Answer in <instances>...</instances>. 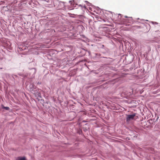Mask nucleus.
<instances>
[{
	"mask_svg": "<svg viewBox=\"0 0 160 160\" xmlns=\"http://www.w3.org/2000/svg\"><path fill=\"white\" fill-rule=\"evenodd\" d=\"M136 115L135 113H134L132 115H127L126 117V121L128 122L134 119L135 116Z\"/></svg>",
	"mask_w": 160,
	"mask_h": 160,
	"instance_id": "nucleus-1",
	"label": "nucleus"
},
{
	"mask_svg": "<svg viewBox=\"0 0 160 160\" xmlns=\"http://www.w3.org/2000/svg\"><path fill=\"white\" fill-rule=\"evenodd\" d=\"M17 160H26L25 157H18Z\"/></svg>",
	"mask_w": 160,
	"mask_h": 160,
	"instance_id": "nucleus-2",
	"label": "nucleus"
},
{
	"mask_svg": "<svg viewBox=\"0 0 160 160\" xmlns=\"http://www.w3.org/2000/svg\"><path fill=\"white\" fill-rule=\"evenodd\" d=\"M133 28H134L135 29H138L141 28V27L140 26H135L133 27Z\"/></svg>",
	"mask_w": 160,
	"mask_h": 160,
	"instance_id": "nucleus-3",
	"label": "nucleus"
},
{
	"mask_svg": "<svg viewBox=\"0 0 160 160\" xmlns=\"http://www.w3.org/2000/svg\"><path fill=\"white\" fill-rule=\"evenodd\" d=\"M2 108H4L5 109L7 110H8L9 109V108L8 107H4V106H3V107Z\"/></svg>",
	"mask_w": 160,
	"mask_h": 160,
	"instance_id": "nucleus-4",
	"label": "nucleus"
},
{
	"mask_svg": "<svg viewBox=\"0 0 160 160\" xmlns=\"http://www.w3.org/2000/svg\"><path fill=\"white\" fill-rule=\"evenodd\" d=\"M84 8H86V6H84Z\"/></svg>",
	"mask_w": 160,
	"mask_h": 160,
	"instance_id": "nucleus-5",
	"label": "nucleus"
},
{
	"mask_svg": "<svg viewBox=\"0 0 160 160\" xmlns=\"http://www.w3.org/2000/svg\"><path fill=\"white\" fill-rule=\"evenodd\" d=\"M54 2H57L56 0L54 1Z\"/></svg>",
	"mask_w": 160,
	"mask_h": 160,
	"instance_id": "nucleus-6",
	"label": "nucleus"
},
{
	"mask_svg": "<svg viewBox=\"0 0 160 160\" xmlns=\"http://www.w3.org/2000/svg\"><path fill=\"white\" fill-rule=\"evenodd\" d=\"M125 17H126V18H127V16H125Z\"/></svg>",
	"mask_w": 160,
	"mask_h": 160,
	"instance_id": "nucleus-7",
	"label": "nucleus"
}]
</instances>
